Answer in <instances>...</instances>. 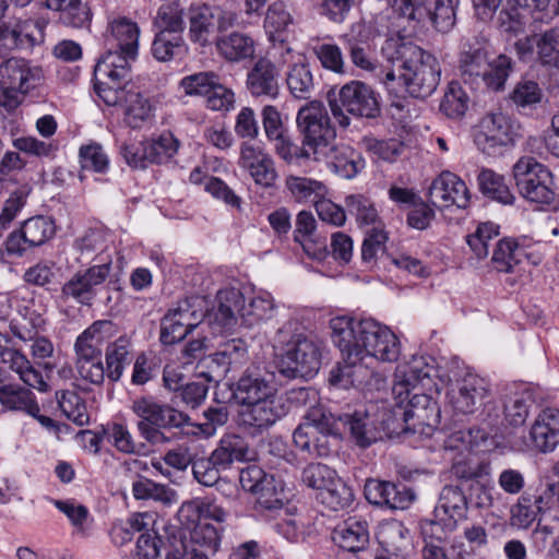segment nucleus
<instances>
[{
  "instance_id": "obj_10",
  "label": "nucleus",
  "mask_w": 559,
  "mask_h": 559,
  "mask_svg": "<svg viewBox=\"0 0 559 559\" xmlns=\"http://www.w3.org/2000/svg\"><path fill=\"white\" fill-rule=\"evenodd\" d=\"M451 381L448 374H441L430 356H414L412 360L399 366L394 373L392 386L393 399H401L406 394L411 396L416 391L441 390V385Z\"/></svg>"
},
{
  "instance_id": "obj_57",
  "label": "nucleus",
  "mask_w": 559,
  "mask_h": 559,
  "mask_svg": "<svg viewBox=\"0 0 559 559\" xmlns=\"http://www.w3.org/2000/svg\"><path fill=\"white\" fill-rule=\"evenodd\" d=\"M534 5L532 0L525 3H516L515 0H506V7L499 12L498 26L501 32L518 35L524 31V21L519 8Z\"/></svg>"
},
{
  "instance_id": "obj_27",
  "label": "nucleus",
  "mask_w": 559,
  "mask_h": 559,
  "mask_svg": "<svg viewBox=\"0 0 559 559\" xmlns=\"http://www.w3.org/2000/svg\"><path fill=\"white\" fill-rule=\"evenodd\" d=\"M110 39L117 46V50H109L98 62H103L108 56L115 55L127 62L131 68L130 61L134 60L138 55L140 29L135 22L127 17H118L109 24Z\"/></svg>"
},
{
  "instance_id": "obj_14",
  "label": "nucleus",
  "mask_w": 559,
  "mask_h": 559,
  "mask_svg": "<svg viewBox=\"0 0 559 559\" xmlns=\"http://www.w3.org/2000/svg\"><path fill=\"white\" fill-rule=\"evenodd\" d=\"M467 499L459 486L447 485L442 488L435 508V520L423 526L424 535H430L439 544L447 534L454 531L457 523L466 518Z\"/></svg>"
},
{
  "instance_id": "obj_48",
  "label": "nucleus",
  "mask_w": 559,
  "mask_h": 559,
  "mask_svg": "<svg viewBox=\"0 0 559 559\" xmlns=\"http://www.w3.org/2000/svg\"><path fill=\"white\" fill-rule=\"evenodd\" d=\"M452 474L460 480H479L490 474L489 463L479 461L472 456V453L461 457H452Z\"/></svg>"
},
{
  "instance_id": "obj_31",
  "label": "nucleus",
  "mask_w": 559,
  "mask_h": 559,
  "mask_svg": "<svg viewBox=\"0 0 559 559\" xmlns=\"http://www.w3.org/2000/svg\"><path fill=\"white\" fill-rule=\"evenodd\" d=\"M530 435L533 445L538 451H554L559 443V409H544L535 419Z\"/></svg>"
},
{
  "instance_id": "obj_40",
  "label": "nucleus",
  "mask_w": 559,
  "mask_h": 559,
  "mask_svg": "<svg viewBox=\"0 0 559 559\" xmlns=\"http://www.w3.org/2000/svg\"><path fill=\"white\" fill-rule=\"evenodd\" d=\"M219 55L228 61H242L254 56V40L247 34L233 32L223 35L216 41Z\"/></svg>"
},
{
  "instance_id": "obj_51",
  "label": "nucleus",
  "mask_w": 559,
  "mask_h": 559,
  "mask_svg": "<svg viewBox=\"0 0 559 559\" xmlns=\"http://www.w3.org/2000/svg\"><path fill=\"white\" fill-rule=\"evenodd\" d=\"M468 107V96L457 82H451L440 103V111L450 119L462 118Z\"/></svg>"
},
{
  "instance_id": "obj_59",
  "label": "nucleus",
  "mask_w": 559,
  "mask_h": 559,
  "mask_svg": "<svg viewBox=\"0 0 559 559\" xmlns=\"http://www.w3.org/2000/svg\"><path fill=\"white\" fill-rule=\"evenodd\" d=\"M76 355V370L83 380L92 384L100 385L105 380L107 370L105 369L102 355L92 354H75Z\"/></svg>"
},
{
  "instance_id": "obj_33",
  "label": "nucleus",
  "mask_w": 559,
  "mask_h": 559,
  "mask_svg": "<svg viewBox=\"0 0 559 559\" xmlns=\"http://www.w3.org/2000/svg\"><path fill=\"white\" fill-rule=\"evenodd\" d=\"M116 332L117 329L112 321H95L78 336L74 344L75 354L102 355V345Z\"/></svg>"
},
{
  "instance_id": "obj_35",
  "label": "nucleus",
  "mask_w": 559,
  "mask_h": 559,
  "mask_svg": "<svg viewBox=\"0 0 559 559\" xmlns=\"http://www.w3.org/2000/svg\"><path fill=\"white\" fill-rule=\"evenodd\" d=\"M205 423H193L187 414V423L182 425V437L200 438L212 437L218 427L224 426L228 421V409L226 406H211L203 412Z\"/></svg>"
},
{
  "instance_id": "obj_9",
  "label": "nucleus",
  "mask_w": 559,
  "mask_h": 559,
  "mask_svg": "<svg viewBox=\"0 0 559 559\" xmlns=\"http://www.w3.org/2000/svg\"><path fill=\"white\" fill-rule=\"evenodd\" d=\"M131 411L138 418V432L147 443L152 445L168 443L170 439L163 429H175L182 437V425L187 423V413L150 396L135 399Z\"/></svg>"
},
{
  "instance_id": "obj_39",
  "label": "nucleus",
  "mask_w": 559,
  "mask_h": 559,
  "mask_svg": "<svg viewBox=\"0 0 559 559\" xmlns=\"http://www.w3.org/2000/svg\"><path fill=\"white\" fill-rule=\"evenodd\" d=\"M107 377L116 382L118 381L126 367L133 360L132 341L129 336L123 335L115 342L108 344L105 353Z\"/></svg>"
},
{
  "instance_id": "obj_20",
  "label": "nucleus",
  "mask_w": 559,
  "mask_h": 559,
  "mask_svg": "<svg viewBox=\"0 0 559 559\" xmlns=\"http://www.w3.org/2000/svg\"><path fill=\"white\" fill-rule=\"evenodd\" d=\"M373 408L374 405H370L366 411H356L352 415L346 414L336 418L337 424L344 423V425L348 426L352 439L361 448H367L381 439V431H394L393 429L384 428L382 425V420L390 417V406H382L384 413L379 420L376 418L377 415L370 414Z\"/></svg>"
},
{
  "instance_id": "obj_32",
  "label": "nucleus",
  "mask_w": 559,
  "mask_h": 559,
  "mask_svg": "<svg viewBox=\"0 0 559 559\" xmlns=\"http://www.w3.org/2000/svg\"><path fill=\"white\" fill-rule=\"evenodd\" d=\"M210 459L222 471H227L235 462H243L251 459V451L243 438L238 435L224 436Z\"/></svg>"
},
{
  "instance_id": "obj_11",
  "label": "nucleus",
  "mask_w": 559,
  "mask_h": 559,
  "mask_svg": "<svg viewBox=\"0 0 559 559\" xmlns=\"http://www.w3.org/2000/svg\"><path fill=\"white\" fill-rule=\"evenodd\" d=\"M329 105L334 119L342 128H347L350 124L346 112L360 118H376L380 115V105L376 93L369 85L360 81L345 84L334 96L330 92Z\"/></svg>"
},
{
  "instance_id": "obj_34",
  "label": "nucleus",
  "mask_w": 559,
  "mask_h": 559,
  "mask_svg": "<svg viewBox=\"0 0 559 559\" xmlns=\"http://www.w3.org/2000/svg\"><path fill=\"white\" fill-rule=\"evenodd\" d=\"M44 5L48 10L58 11L59 21L68 27L83 28L91 23V9L82 0H45Z\"/></svg>"
},
{
  "instance_id": "obj_37",
  "label": "nucleus",
  "mask_w": 559,
  "mask_h": 559,
  "mask_svg": "<svg viewBox=\"0 0 559 559\" xmlns=\"http://www.w3.org/2000/svg\"><path fill=\"white\" fill-rule=\"evenodd\" d=\"M486 43L477 41L476 45H466L460 57L461 75L466 83L480 82L486 68H488Z\"/></svg>"
},
{
  "instance_id": "obj_8",
  "label": "nucleus",
  "mask_w": 559,
  "mask_h": 559,
  "mask_svg": "<svg viewBox=\"0 0 559 559\" xmlns=\"http://www.w3.org/2000/svg\"><path fill=\"white\" fill-rule=\"evenodd\" d=\"M338 430L336 417L322 405H313L294 430V444L308 459L328 457Z\"/></svg>"
},
{
  "instance_id": "obj_12",
  "label": "nucleus",
  "mask_w": 559,
  "mask_h": 559,
  "mask_svg": "<svg viewBox=\"0 0 559 559\" xmlns=\"http://www.w3.org/2000/svg\"><path fill=\"white\" fill-rule=\"evenodd\" d=\"M392 10L415 25L427 21L439 32L447 33L455 24L460 0H388Z\"/></svg>"
},
{
  "instance_id": "obj_5",
  "label": "nucleus",
  "mask_w": 559,
  "mask_h": 559,
  "mask_svg": "<svg viewBox=\"0 0 559 559\" xmlns=\"http://www.w3.org/2000/svg\"><path fill=\"white\" fill-rule=\"evenodd\" d=\"M274 302L269 294L252 297L246 305L242 293L237 288L221 289L217 294V307L209 314L207 320L215 332L233 329L240 318L247 326L272 318Z\"/></svg>"
},
{
  "instance_id": "obj_53",
  "label": "nucleus",
  "mask_w": 559,
  "mask_h": 559,
  "mask_svg": "<svg viewBox=\"0 0 559 559\" xmlns=\"http://www.w3.org/2000/svg\"><path fill=\"white\" fill-rule=\"evenodd\" d=\"M513 70V62L510 57L506 55H499L492 61L488 62L480 81L492 91H500L504 87V84Z\"/></svg>"
},
{
  "instance_id": "obj_64",
  "label": "nucleus",
  "mask_w": 559,
  "mask_h": 559,
  "mask_svg": "<svg viewBox=\"0 0 559 559\" xmlns=\"http://www.w3.org/2000/svg\"><path fill=\"white\" fill-rule=\"evenodd\" d=\"M499 235L498 227L492 223H483L478 225L476 231L467 236V243L475 257L479 260L485 259L489 253L490 241Z\"/></svg>"
},
{
  "instance_id": "obj_55",
  "label": "nucleus",
  "mask_w": 559,
  "mask_h": 559,
  "mask_svg": "<svg viewBox=\"0 0 559 559\" xmlns=\"http://www.w3.org/2000/svg\"><path fill=\"white\" fill-rule=\"evenodd\" d=\"M154 25L158 29L157 33L183 35L182 10L176 3L160 5L155 16Z\"/></svg>"
},
{
  "instance_id": "obj_56",
  "label": "nucleus",
  "mask_w": 559,
  "mask_h": 559,
  "mask_svg": "<svg viewBox=\"0 0 559 559\" xmlns=\"http://www.w3.org/2000/svg\"><path fill=\"white\" fill-rule=\"evenodd\" d=\"M532 397L527 393H514L503 402L506 421L513 427L522 426L532 406Z\"/></svg>"
},
{
  "instance_id": "obj_42",
  "label": "nucleus",
  "mask_w": 559,
  "mask_h": 559,
  "mask_svg": "<svg viewBox=\"0 0 559 559\" xmlns=\"http://www.w3.org/2000/svg\"><path fill=\"white\" fill-rule=\"evenodd\" d=\"M0 404L5 409L23 412L27 415H37V412H40L32 391L17 384L0 386Z\"/></svg>"
},
{
  "instance_id": "obj_17",
  "label": "nucleus",
  "mask_w": 559,
  "mask_h": 559,
  "mask_svg": "<svg viewBox=\"0 0 559 559\" xmlns=\"http://www.w3.org/2000/svg\"><path fill=\"white\" fill-rule=\"evenodd\" d=\"M43 40L44 34L33 21L0 15V48L31 51Z\"/></svg>"
},
{
  "instance_id": "obj_61",
  "label": "nucleus",
  "mask_w": 559,
  "mask_h": 559,
  "mask_svg": "<svg viewBox=\"0 0 559 559\" xmlns=\"http://www.w3.org/2000/svg\"><path fill=\"white\" fill-rule=\"evenodd\" d=\"M518 245L511 240H499L496 243L491 262L498 272L512 273L519 263Z\"/></svg>"
},
{
  "instance_id": "obj_30",
  "label": "nucleus",
  "mask_w": 559,
  "mask_h": 559,
  "mask_svg": "<svg viewBox=\"0 0 559 559\" xmlns=\"http://www.w3.org/2000/svg\"><path fill=\"white\" fill-rule=\"evenodd\" d=\"M332 539L346 551L364 550L369 544L368 522L362 518L350 516L334 528Z\"/></svg>"
},
{
  "instance_id": "obj_7",
  "label": "nucleus",
  "mask_w": 559,
  "mask_h": 559,
  "mask_svg": "<svg viewBox=\"0 0 559 559\" xmlns=\"http://www.w3.org/2000/svg\"><path fill=\"white\" fill-rule=\"evenodd\" d=\"M429 391L412 392L394 399L390 404V417L382 420L384 428L429 435L441 420V411Z\"/></svg>"
},
{
  "instance_id": "obj_43",
  "label": "nucleus",
  "mask_w": 559,
  "mask_h": 559,
  "mask_svg": "<svg viewBox=\"0 0 559 559\" xmlns=\"http://www.w3.org/2000/svg\"><path fill=\"white\" fill-rule=\"evenodd\" d=\"M477 183L480 192L502 204H512L515 197L504 181V177L492 169L481 168L477 175Z\"/></svg>"
},
{
  "instance_id": "obj_38",
  "label": "nucleus",
  "mask_w": 559,
  "mask_h": 559,
  "mask_svg": "<svg viewBox=\"0 0 559 559\" xmlns=\"http://www.w3.org/2000/svg\"><path fill=\"white\" fill-rule=\"evenodd\" d=\"M285 188L289 197L297 203L316 204L322 197L328 195V187L317 179L289 175L285 179Z\"/></svg>"
},
{
  "instance_id": "obj_54",
  "label": "nucleus",
  "mask_w": 559,
  "mask_h": 559,
  "mask_svg": "<svg viewBox=\"0 0 559 559\" xmlns=\"http://www.w3.org/2000/svg\"><path fill=\"white\" fill-rule=\"evenodd\" d=\"M148 162L164 164L178 152L179 141L170 132H163L156 139L146 140Z\"/></svg>"
},
{
  "instance_id": "obj_50",
  "label": "nucleus",
  "mask_w": 559,
  "mask_h": 559,
  "mask_svg": "<svg viewBox=\"0 0 559 559\" xmlns=\"http://www.w3.org/2000/svg\"><path fill=\"white\" fill-rule=\"evenodd\" d=\"M167 313H175V319L182 322L190 332L195 329L204 319L203 301L199 297L185 298L177 302V306L169 309Z\"/></svg>"
},
{
  "instance_id": "obj_58",
  "label": "nucleus",
  "mask_w": 559,
  "mask_h": 559,
  "mask_svg": "<svg viewBox=\"0 0 559 559\" xmlns=\"http://www.w3.org/2000/svg\"><path fill=\"white\" fill-rule=\"evenodd\" d=\"M132 493L138 500L152 499L164 503H171L175 491L166 485L141 478L132 484Z\"/></svg>"
},
{
  "instance_id": "obj_2",
  "label": "nucleus",
  "mask_w": 559,
  "mask_h": 559,
  "mask_svg": "<svg viewBox=\"0 0 559 559\" xmlns=\"http://www.w3.org/2000/svg\"><path fill=\"white\" fill-rule=\"evenodd\" d=\"M381 52L391 67L378 76L390 93L399 94L402 87L412 97L427 98L438 87L441 68L430 52L403 38L386 39Z\"/></svg>"
},
{
  "instance_id": "obj_52",
  "label": "nucleus",
  "mask_w": 559,
  "mask_h": 559,
  "mask_svg": "<svg viewBox=\"0 0 559 559\" xmlns=\"http://www.w3.org/2000/svg\"><path fill=\"white\" fill-rule=\"evenodd\" d=\"M538 60L549 67L559 68V27H552L536 37Z\"/></svg>"
},
{
  "instance_id": "obj_1",
  "label": "nucleus",
  "mask_w": 559,
  "mask_h": 559,
  "mask_svg": "<svg viewBox=\"0 0 559 559\" xmlns=\"http://www.w3.org/2000/svg\"><path fill=\"white\" fill-rule=\"evenodd\" d=\"M332 341L340 348L345 365L338 367L337 381L361 385L370 371L366 358L381 361L397 360L401 348L396 335L373 319L334 318L330 322Z\"/></svg>"
},
{
  "instance_id": "obj_18",
  "label": "nucleus",
  "mask_w": 559,
  "mask_h": 559,
  "mask_svg": "<svg viewBox=\"0 0 559 559\" xmlns=\"http://www.w3.org/2000/svg\"><path fill=\"white\" fill-rule=\"evenodd\" d=\"M110 273V263L93 265L85 271L76 272L68 280L61 294L67 299H73L82 306H91L98 288L105 283Z\"/></svg>"
},
{
  "instance_id": "obj_29",
  "label": "nucleus",
  "mask_w": 559,
  "mask_h": 559,
  "mask_svg": "<svg viewBox=\"0 0 559 559\" xmlns=\"http://www.w3.org/2000/svg\"><path fill=\"white\" fill-rule=\"evenodd\" d=\"M43 72L38 67H31L22 58H10L0 66V86L4 88H17L23 94L27 93L41 79Z\"/></svg>"
},
{
  "instance_id": "obj_45",
  "label": "nucleus",
  "mask_w": 559,
  "mask_h": 559,
  "mask_svg": "<svg viewBox=\"0 0 559 559\" xmlns=\"http://www.w3.org/2000/svg\"><path fill=\"white\" fill-rule=\"evenodd\" d=\"M248 354V346L241 338H231L218 345V348L211 355V360L223 372H228L233 366L241 364Z\"/></svg>"
},
{
  "instance_id": "obj_23",
  "label": "nucleus",
  "mask_w": 559,
  "mask_h": 559,
  "mask_svg": "<svg viewBox=\"0 0 559 559\" xmlns=\"http://www.w3.org/2000/svg\"><path fill=\"white\" fill-rule=\"evenodd\" d=\"M221 537L215 526L199 522L183 543V552L167 554L166 559H211L219 547Z\"/></svg>"
},
{
  "instance_id": "obj_4",
  "label": "nucleus",
  "mask_w": 559,
  "mask_h": 559,
  "mask_svg": "<svg viewBox=\"0 0 559 559\" xmlns=\"http://www.w3.org/2000/svg\"><path fill=\"white\" fill-rule=\"evenodd\" d=\"M131 69L123 59L110 55L94 68V90L108 106H123V121L141 128L153 117L154 106L148 96L130 84Z\"/></svg>"
},
{
  "instance_id": "obj_24",
  "label": "nucleus",
  "mask_w": 559,
  "mask_h": 559,
  "mask_svg": "<svg viewBox=\"0 0 559 559\" xmlns=\"http://www.w3.org/2000/svg\"><path fill=\"white\" fill-rule=\"evenodd\" d=\"M489 392V383L485 378L466 372L456 381V389L452 391L450 401L457 412L472 414L484 404Z\"/></svg>"
},
{
  "instance_id": "obj_25",
  "label": "nucleus",
  "mask_w": 559,
  "mask_h": 559,
  "mask_svg": "<svg viewBox=\"0 0 559 559\" xmlns=\"http://www.w3.org/2000/svg\"><path fill=\"white\" fill-rule=\"evenodd\" d=\"M246 86L254 98L276 99L280 95V71L271 60L260 58L248 71Z\"/></svg>"
},
{
  "instance_id": "obj_6",
  "label": "nucleus",
  "mask_w": 559,
  "mask_h": 559,
  "mask_svg": "<svg viewBox=\"0 0 559 559\" xmlns=\"http://www.w3.org/2000/svg\"><path fill=\"white\" fill-rule=\"evenodd\" d=\"M295 325V322H287L276 332L275 343L283 347L277 369L288 379L310 378L320 369V349L311 338L296 333Z\"/></svg>"
},
{
  "instance_id": "obj_16",
  "label": "nucleus",
  "mask_w": 559,
  "mask_h": 559,
  "mask_svg": "<svg viewBox=\"0 0 559 559\" xmlns=\"http://www.w3.org/2000/svg\"><path fill=\"white\" fill-rule=\"evenodd\" d=\"M288 411L286 400L274 394L259 402L243 404L238 417L243 427L253 429L254 432H262L285 417Z\"/></svg>"
},
{
  "instance_id": "obj_41",
  "label": "nucleus",
  "mask_w": 559,
  "mask_h": 559,
  "mask_svg": "<svg viewBox=\"0 0 559 559\" xmlns=\"http://www.w3.org/2000/svg\"><path fill=\"white\" fill-rule=\"evenodd\" d=\"M286 84L294 98L308 100L314 95L318 82L309 64L299 62L288 68L286 72Z\"/></svg>"
},
{
  "instance_id": "obj_28",
  "label": "nucleus",
  "mask_w": 559,
  "mask_h": 559,
  "mask_svg": "<svg viewBox=\"0 0 559 559\" xmlns=\"http://www.w3.org/2000/svg\"><path fill=\"white\" fill-rule=\"evenodd\" d=\"M10 338L0 333V361L16 372L20 379L28 386L40 392H47L49 386L41 372L35 369L28 359L19 350L10 348Z\"/></svg>"
},
{
  "instance_id": "obj_3",
  "label": "nucleus",
  "mask_w": 559,
  "mask_h": 559,
  "mask_svg": "<svg viewBox=\"0 0 559 559\" xmlns=\"http://www.w3.org/2000/svg\"><path fill=\"white\" fill-rule=\"evenodd\" d=\"M297 128L301 135V147L308 159L325 162L340 176L350 179L360 169V162L347 147H337L336 132L331 124L328 110L322 103L312 100L302 106L296 117Z\"/></svg>"
},
{
  "instance_id": "obj_49",
  "label": "nucleus",
  "mask_w": 559,
  "mask_h": 559,
  "mask_svg": "<svg viewBox=\"0 0 559 559\" xmlns=\"http://www.w3.org/2000/svg\"><path fill=\"white\" fill-rule=\"evenodd\" d=\"M26 241L32 248L47 242L56 233V226L51 218L47 216H34L26 219L20 228Z\"/></svg>"
},
{
  "instance_id": "obj_21",
  "label": "nucleus",
  "mask_w": 559,
  "mask_h": 559,
  "mask_svg": "<svg viewBox=\"0 0 559 559\" xmlns=\"http://www.w3.org/2000/svg\"><path fill=\"white\" fill-rule=\"evenodd\" d=\"M429 200L438 207L455 205L459 209H466L471 194L466 183L457 175L445 170L431 182Z\"/></svg>"
},
{
  "instance_id": "obj_19",
  "label": "nucleus",
  "mask_w": 559,
  "mask_h": 559,
  "mask_svg": "<svg viewBox=\"0 0 559 559\" xmlns=\"http://www.w3.org/2000/svg\"><path fill=\"white\" fill-rule=\"evenodd\" d=\"M275 374L261 365L249 366L239 377L233 391L241 405L276 394Z\"/></svg>"
},
{
  "instance_id": "obj_22",
  "label": "nucleus",
  "mask_w": 559,
  "mask_h": 559,
  "mask_svg": "<svg viewBox=\"0 0 559 559\" xmlns=\"http://www.w3.org/2000/svg\"><path fill=\"white\" fill-rule=\"evenodd\" d=\"M238 165L249 173L257 185L272 187L277 179L274 159L263 147L253 143H241Z\"/></svg>"
},
{
  "instance_id": "obj_26",
  "label": "nucleus",
  "mask_w": 559,
  "mask_h": 559,
  "mask_svg": "<svg viewBox=\"0 0 559 559\" xmlns=\"http://www.w3.org/2000/svg\"><path fill=\"white\" fill-rule=\"evenodd\" d=\"M364 492L370 503L393 510H405L415 499L414 493L405 486L399 487L391 481L378 479H368Z\"/></svg>"
},
{
  "instance_id": "obj_62",
  "label": "nucleus",
  "mask_w": 559,
  "mask_h": 559,
  "mask_svg": "<svg viewBox=\"0 0 559 559\" xmlns=\"http://www.w3.org/2000/svg\"><path fill=\"white\" fill-rule=\"evenodd\" d=\"M346 207L349 214L356 217L359 225H371L378 221V211L374 204L361 194H352L346 198Z\"/></svg>"
},
{
  "instance_id": "obj_44",
  "label": "nucleus",
  "mask_w": 559,
  "mask_h": 559,
  "mask_svg": "<svg viewBox=\"0 0 559 559\" xmlns=\"http://www.w3.org/2000/svg\"><path fill=\"white\" fill-rule=\"evenodd\" d=\"M152 55L158 61L167 62L181 59L187 53V45L183 35L170 33H156L152 43Z\"/></svg>"
},
{
  "instance_id": "obj_13",
  "label": "nucleus",
  "mask_w": 559,
  "mask_h": 559,
  "mask_svg": "<svg viewBox=\"0 0 559 559\" xmlns=\"http://www.w3.org/2000/svg\"><path fill=\"white\" fill-rule=\"evenodd\" d=\"M513 177L524 199L537 204L556 205L551 173L534 157H521L513 165Z\"/></svg>"
},
{
  "instance_id": "obj_46",
  "label": "nucleus",
  "mask_w": 559,
  "mask_h": 559,
  "mask_svg": "<svg viewBox=\"0 0 559 559\" xmlns=\"http://www.w3.org/2000/svg\"><path fill=\"white\" fill-rule=\"evenodd\" d=\"M253 495L257 508L261 510H280L288 501L283 483L273 475L266 477L263 485Z\"/></svg>"
},
{
  "instance_id": "obj_63",
  "label": "nucleus",
  "mask_w": 559,
  "mask_h": 559,
  "mask_svg": "<svg viewBox=\"0 0 559 559\" xmlns=\"http://www.w3.org/2000/svg\"><path fill=\"white\" fill-rule=\"evenodd\" d=\"M336 477V472L325 464L310 463L301 474L302 483L320 493Z\"/></svg>"
},
{
  "instance_id": "obj_15",
  "label": "nucleus",
  "mask_w": 559,
  "mask_h": 559,
  "mask_svg": "<svg viewBox=\"0 0 559 559\" xmlns=\"http://www.w3.org/2000/svg\"><path fill=\"white\" fill-rule=\"evenodd\" d=\"M519 127L502 112L485 116L475 133L474 142L488 156H496L501 148L513 144Z\"/></svg>"
},
{
  "instance_id": "obj_47",
  "label": "nucleus",
  "mask_w": 559,
  "mask_h": 559,
  "mask_svg": "<svg viewBox=\"0 0 559 559\" xmlns=\"http://www.w3.org/2000/svg\"><path fill=\"white\" fill-rule=\"evenodd\" d=\"M317 499L326 508L333 511H340L348 508L354 501V493L337 475L323 489L317 493Z\"/></svg>"
},
{
  "instance_id": "obj_36",
  "label": "nucleus",
  "mask_w": 559,
  "mask_h": 559,
  "mask_svg": "<svg viewBox=\"0 0 559 559\" xmlns=\"http://www.w3.org/2000/svg\"><path fill=\"white\" fill-rule=\"evenodd\" d=\"M376 536L382 548L381 552L393 556H405L404 551L411 545L408 530L397 520L381 523Z\"/></svg>"
},
{
  "instance_id": "obj_60",
  "label": "nucleus",
  "mask_w": 559,
  "mask_h": 559,
  "mask_svg": "<svg viewBox=\"0 0 559 559\" xmlns=\"http://www.w3.org/2000/svg\"><path fill=\"white\" fill-rule=\"evenodd\" d=\"M476 445L477 436L474 435L472 429L454 431L443 442V449L449 460H452L453 456L461 457L472 453Z\"/></svg>"
}]
</instances>
